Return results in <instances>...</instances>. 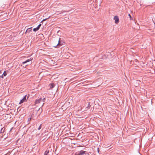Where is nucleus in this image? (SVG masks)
<instances>
[{"label":"nucleus","instance_id":"2","mask_svg":"<svg viewBox=\"0 0 155 155\" xmlns=\"http://www.w3.org/2000/svg\"><path fill=\"white\" fill-rule=\"evenodd\" d=\"M114 19L115 20V22L116 24H117L119 21L118 17L117 16H115L114 17Z\"/></svg>","mask_w":155,"mask_h":155},{"label":"nucleus","instance_id":"14","mask_svg":"<svg viewBox=\"0 0 155 155\" xmlns=\"http://www.w3.org/2000/svg\"><path fill=\"white\" fill-rule=\"evenodd\" d=\"M97 150L98 153L99 154V148H98L97 149Z\"/></svg>","mask_w":155,"mask_h":155},{"label":"nucleus","instance_id":"13","mask_svg":"<svg viewBox=\"0 0 155 155\" xmlns=\"http://www.w3.org/2000/svg\"><path fill=\"white\" fill-rule=\"evenodd\" d=\"M41 124L40 125V126H39V127L38 129V130H40L41 129Z\"/></svg>","mask_w":155,"mask_h":155},{"label":"nucleus","instance_id":"12","mask_svg":"<svg viewBox=\"0 0 155 155\" xmlns=\"http://www.w3.org/2000/svg\"><path fill=\"white\" fill-rule=\"evenodd\" d=\"M128 16H129V17L130 18V20H133V18L132 17H131V15H130V14H129L128 15Z\"/></svg>","mask_w":155,"mask_h":155},{"label":"nucleus","instance_id":"9","mask_svg":"<svg viewBox=\"0 0 155 155\" xmlns=\"http://www.w3.org/2000/svg\"><path fill=\"white\" fill-rule=\"evenodd\" d=\"M54 86V84L53 83H51L50 84V88H53Z\"/></svg>","mask_w":155,"mask_h":155},{"label":"nucleus","instance_id":"7","mask_svg":"<svg viewBox=\"0 0 155 155\" xmlns=\"http://www.w3.org/2000/svg\"><path fill=\"white\" fill-rule=\"evenodd\" d=\"M49 152V150L47 149L45 152L44 155H47Z\"/></svg>","mask_w":155,"mask_h":155},{"label":"nucleus","instance_id":"11","mask_svg":"<svg viewBox=\"0 0 155 155\" xmlns=\"http://www.w3.org/2000/svg\"><path fill=\"white\" fill-rule=\"evenodd\" d=\"M31 28H29L27 30V31H26V33L28 31H29V32H30V31H31Z\"/></svg>","mask_w":155,"mask_h":155},{"label":"nucleus","instance_id":"1","mask_svg":"<svg viewBox=\"0 0 155 155\" xmlns=\"http://www.w3.org/2000/svg\"><path fill=\"white\" fill-rule=\"evenodd\" d=\"M64 43V41L61 38H59L58 40V43H57L56 44L57 45H54V48H60L61 47L60 46H61L62 45H63Z\"/></svg>","mask_w":155,"mask_h":155},{"label":"nucleus","instance_id":"17","mask_svg":"<svg viewBox=\"0 0 155 155\" xmlns=\"http://www.w3.org/2000/svg\"><path fill=\"white\" fill-rule=\"evenodd\" d=\"M61 48H62V47H61ZM62 48H63V47H62Z\"/></svg>","mask_w":155,"mask_h":155},{"label":"nucleus","instance_id":"3","mask_svg":"<svg viewBox=\"0 0 155 155\" xmlns=\"http://www.w3.org/2000/svg\"><path fill=\"white\" fill-rule=\"evenodd\" d=\"M41 24H40L36 28H34L33 29V31L35 32L38 31L39 29L40 28L41 26Z\"/></svg>","mask_w":155,"mask_h":155},{"label":"nucleus","instance_id":"6","mask_svg":"<svg viewBox=\"0 0 155 155\" xmlns=\"http://www.w3.org/2000/svg\"><path fill=\"white\" fill-rule=\"evenodd\" d=\"M32 60V59H31V58L30 59H28L27 60H26V61H24V62H22V64H25L26 63H27V62H29L30 61H31Z\"/></svg>","mask_w":155,"mask_h":155},{"label":"nucleus","instance_id":"10","mask_svg":"<svg viewBox=\"0 0 155 155\" xmlns=\"http://www.w3.org/2000/svg\"><path fill=\"white\" fill-rule=\"evenodd\" d=\"M4 76H5L7 75L6 72L5 71L2 74Z\"/></svg>","mask_w":155,"mask_h":155},{"label":"nucleus","instance_id":"5","mask_svg":"<svg viewBox=\"0 0 155 155\" xmlns=\"http://www.w3.org/2000/svg\"><path fill=\"white\" fill-rule=\"evenodd\" d=\"M41 98H40L36 100L35 102V104H38L39 103L41 102Z\"/></svg>","mask_w":155,"mask_h":155},{"label":"nucleus","instance_id":"8","mask_svg":"<svg viewBox=\"0 0 155 155\" xmlns=\"http://www.w3.org/2000/svg\"><path fill=\"white\" fill-rule=\"evenodd\" d=\"M85 151H80L79 153V155H82L84 154Z\"/></svg>","mask_w":155,"mask_h":155},{"label":"nucleus","instance_id":"4","mask_svg":"<svg viewBox=\"0 0 155 155\" xmlns=\"http://www.w3.org/2000/svg\"><path fill=\"white\" fill-rule=\"evenodd\" d=\"M26 95H25V97H24V98L21 100V101L19 103V104H21L23 103L25 101H26Z\"/></svg>","mask_w":155,"mask_h":155},{"label":"nucleus","instance_id":"15","mask_svg":"<svg viewBox=\"0 0 155 155\" xmlns=\"http://www.w3.org/2000/svg\"><path fill=\"white\" fill-rule=\"evenodd\" d=\"M3 74H2L1 76H0V77H1L2 78H3Z\"/></svg>","mask_w":155,"mask_h":155},{"label":"nucleus","instance_id":"16","mask_svg":"<svg viewBox=\"0 0 155 155\" xmlns=\"http://www.w3.org/2000/svg\"><path fill=\"white\" fill-rule=\"evenodd\" d=\"M0 73H1V71L0 70Z\"/></svg>","mask_w":155,"mask_h":155}]
</instances>
